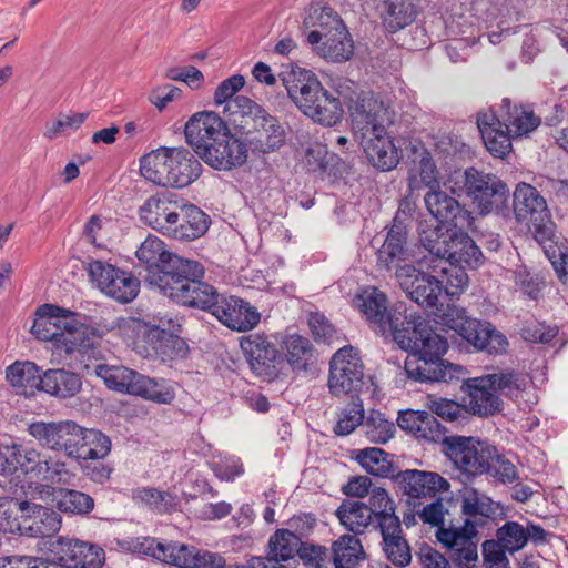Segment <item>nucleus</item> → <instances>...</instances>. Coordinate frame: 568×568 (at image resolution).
I'll list each match as a JSON object with an SVG mask.
<instances>
[{
	"instance_id": "f257e3e1",
	"label": "nucleus",
	"mask_w": 568,
	"mask_h": 568,
	"mask_svg": "<svg viewBox=\"0 0 568 568\" xmlns=\"http://www.w3.org/2000/svg\"><path fill=\"white\" fill-rule=\"evenodd\" d=\"M393 339L402 349L409 351L404 369L407 378L414 382L452 383L466 375L465 367L443 359L448 349L447 339L435 333L416 312L409 313L407 322L396 331Z\"/></svg>"
},
{
	"instance_id": "f03ea898",
	"label": "nucleus",
	"mask_w": 568,
	"mask_h": 568,
	"mask_svg": "<svg viewBox=\"0 0 568 568\" xmlns=\"http://www.w3.org/2000/svg\"><path fill=\"white\" fill-rule=\"evenodd\" d=\"M394 119V111L373 93L362 94L351 106L354 135L369 163L383 172L395 169L400 159L394 138L388 133Z\"/></svg>"
},
{
	"instance_id": "7ed1b4c3",
	"label": "nucleus",
	"mask_w": 568,
	"mask_h": 568,
	"mask_svg": "<svg viewBox=\"0 0 568 568\" xmlns=\"http://www.w3.org/2000/svg\"><path fill=\"white\" fill-rule=\"evenodd\" d=\"M184 135L194 153L214 170L230 171L247 160L245 143L215 112L194 113L184 125Z\"/></svg>"
},
{
	"instance_id": "20e7f679",
	"label": "nucleus",
	"mask_w": 568,
	"mask_h": 568,
	"mask_svg": "<svg viewBox=\"0 0 568 568\" xmlns=\"http://www.w3.org/2000/svg\"><path fill=\"white\" fill-rule=\"evenodd\" d=\"M135 255L148 267V282L176 304L187 292L191 281L204 276L201 263L169 252L156 235L146 236Z\"/></svg>"
},
{
	"instance_id": "39448f33",
	"label": "nucleus",
	"mask_w": 568,
	"mask_h": 568,
	"mask_svg": "<svg viewBox=\"0 0 568 568\" xmlns=\"http://www.w3.org/2000/svg\"><path fill=\"white\" fill-rule=\"evenodd\" d=\"M178 304L210 311L220 323L236 332H248L261 322V313L250 302L233 295L220 296L212 285L201 278L191 281Z\"/></svg>"
},
{
	"instance_id": "423d86ee",
	"label": "nucleus",
	"mask_w": 568,
	"mask_h": 568,
	"mask_svg": "<svg viewBox=\"0 0 568 568\" xmlns=\"http://www.w3.org/2000/svg\"><path fill=\"white\" fill-rule=\"evenodd\" d=\"M140 171L154 184L181 189L201 175L202 165L186 148L161 146L141 159Z\"/></svg>"
},
{
	"instance_id": "0eeeda50",
	"label": "nucleus",
	"mask_w": 568,
	"mask_h": 568,
	"mask_svg": "<svg viewBox=\"0 0 568 568\" xmlns=\"http://www.w3.org/2000/svg\"><path fill=\"white\" fill-rule=\"evenodd\" d=\"M95 374L108 388L141 397L160 405H170L176 396L174 384L165 378L150 377L125 366L100 364Z\"/></svg>"
},
{
	"instance_id": "6e6552de",
	"label": "nucleus",
	"mask_w": 568,
	"mask_h": 568,
	"mask_svg": "<svg viewBox=\"0 0 568 568\" xmlns=\"http://www.w3.org/2000/svg\"><path fill=\"white\" fill-rule=\"evenodd\" d=\"M305 24L317 29L307 34V42L326 60L342 62L353 55V41L342 19L328 7L313 9Z\"/></svg>"
},
{
	"instance_id": "1a4fd4ad",
	"label": "nucleus",
	"mask_w": 568,
	"mask_h": 568,
	"mask_svg": "<svg viewBox=\"0 0 568 568\" xmlns=\"http://www.w3.org/2000/svg\"><path fill=\"white\" fill-rule=\"evenodd\" d=\"M437 323L456 332L468 345L478 351L498 354L506 351L508 341L490 323L467 316L465 308L447 305L436 314Z\"/></svg>"
},
{
	"instance_id": "9d476101",
	"label": "nucleus",
	"mask_w": 568,
	"mask_h": 568,
	"mask_svg": "<svg viewBox=\"0 0 568 568\" xmlns=\"http://www.w3.org/2000/svg\"><path fill=\"white\" fill-rule=\"evenodd\" d=\"M465 230H446V233H443L442 226H438L423 231L420 242L429 255L477 268L483 263V253Z\"/></svg>"
},
{
	"instance_id": "9b49d317",
	"label": "nucleus",
	"mask_w": 568,
	"mask_h": 568,
	"mask_svg": "<svg viewBox=\"0 0 568 568\" xmlns=\"http://www.w3.org/2000/svg\"><path fill=\"white\" fill-rule=\"evenodd\" d=\"M354 306L362 313L369 327L378 335L390 334L405 325L412 311L405 303H396L390 310L385 293L374 286L363 288L354 298Z\"/></svg>"
},
{
	"instance_id": "f8f14e48",
	"label": "nucleus",
	"mask_w": 568,
	"mask_h": 568,
	"mask_svg": "<svg viewBox=\"0 0 568 568\" xmlns=\"http://www.w3.org/2000/svg\"><path fill=\"white\" fill-rule=\"evenodd\" d=\"M514 213L518 222L526 223L537 242L546 246L555 237V224L546 200L536 187L519 183L514 192Z\"/></svg>"
},
{
	"instance_id": "ddd939ff",
	"label": "nucleus",
	"mask_w": 568,
	"mask_h": 568,
	"mask_svg": "<svg viewBox=\"0 0 568 568\" xmlns=\"http://www.w3.org/2000/svg\"><path fill=\"white\" fill-rule=\"evenodd\" d=\"M414 264H406L396 273V278L406 295L416 304L424 307H436L439 297L444 294V281L438 273L430 271L428 265H434L432 255L424 256Z\"/></svg>"
},
{
	"instance_id": "4468645a",
	"label": "nucleus",
	"mask_w": 568,
	"mask_h": 568,
	"mask_svg": "<svg viewBox=\"0 0 568 568\" xmlns=\"http://www.w3.org/2000/svg\"><path fill=\"white\" fill-rule=\"evenodd\" d=\"M437 540L446 549L457 568H475L478 561V530L470 518L462 526H442L436 531Z\"/></svg>"
},
{
	"instance_id": "2eb2a0df",
	"label": "nucleus",
	"mask_w": 568,
	"mask_h": 568,
	"mask_svg": "<svg viewBox=\"0 0 568 568\" xmlns=\"http://www.w3.org/2000/svg\"><path fill=\"white\" fill-rule=\"evenodd\" d=\"M364 366L358 351L353 346L339 348L329 362L328 389L334 396L351 395L359 392L364 382Z\"/></svg>"
},
{
	"instance_id": "dca6fc26",
	"label": "nucleus",
	"mask_w": 568,
	"mask_h": 568,
	"mask_svg": "<svg viewBox=\"0 0 568 568\" xmlns=\"http://www.w3.org/2000/svg\"><path fill=\"white\" fill-rule=\"evenodd\" d=\"M463 190L480 214H488L506 200L508 189L496 175L468 168L460 174Z\"/></svg>"
},
{
	"instance_id": "f3484780",
	"label": "nucleus",
	"mask_w": 568,
	"mask_h": 568,
	"mask_svg": "<svg viewBox=\"0 0 568 568\" xmlns=\"http://www.w3.org/2000/svg\"><path fill=\"white\" fill-rule=\"evenodd\" d=\"M240 347L256 376L266 381L277 377L282 356L272 336L263 332L244 335Z\"/></svg>"
},
{
	"instance_id": "a211bd4d",
	"label": "nucleus",
	"mask_w": 568,
	"mask_h": 568,
	"mask_svg": "<svg viewBox=\"0 0 568 568\" xmlns=\"http://www.w3.org/2000/svg\"><path fill=\"white\" fill-rule=\"evenodd\" d=\"M445 454L462 471L481 475L491 460L493 446L474 437L452 436L444 442Z\"/></svg>"
},
{
	"instance_id": "6ab92c4d",
	"label": "nucleus",
	"mask_w": 568,
	"mask_h": 568,
	"mask_svg": "<svg viewBox=\"0 0 568 568\" xmlns=\"http://www.w3.org/2000/svg\"><path fill=\"white\" fill-rule=\"evenodd\" d=\"M417 261L407 246V226L396 214L383 244L376 251L377 267L386 271L395 270L396 274L404 265L414 264Z\"/></svg>"
},
{
	"instance_id": "aec40b11",
	"label": "nucleus",
	"mask_w": 568,
	"mask_h": 568,
	"mask_svg": "<svg viewBox=\"0 0 568 568\" xmlns=\"http://www.w3.org/2000/svg\"><path fill=\"white\" fill-rule=\"evenodd\" d=\"M427 211L440 223L455 229H474L475 217L459 202L449 195L442 186L428 191L424 195Z\"/></svg>"
},
{
	"instance_id": "412c9836",
	"label": "nucleus",
	"mask_w": 568,
	"mask_h": 568,
	"mask_svg": "<svg viewBox=\"0 0 568 568\" xmlns=\"http://www.w3.org/2000/svg\"><path fill=\"white\" fill-rule=\"evenodd\" d=\"M280 78L288 98L302 113L324 89L313 71L293 63L283 65Z\"/></svg>"
},
{
	"instance_id": "4be33fe9",
	"label": "nucleus",
	"mask_w": 568,
	"mask_h": 568,
	"mask_svg": "<svg viewBox=\"0 0 568 568\" xmlns=\"http://www.w3.org/2000/svg\"><path fill=\"white\" fill-rule=\"evenodd\" d=\"M52 559L70 562L75 568H101L104 550L91 542L58 537L50 544Z\"/></svg>"
},
{
	"instance_id": "5701e85b",
	"label": "nucleus",
	"mask_w": 568,
	"mask_h": 568,
	"mask_svg": "<svg viewBox=\"0 0 568 568\" xmlns=\"http://www.w3.org/2000/svg\"><path fill=\"white\" fill-rule=\"evenodd\" d=\"M257 119H254L253 130L246 133V150L254 153H271L285 144L286 130L280 120L266 111H258Z\"/></svg>"
},
{
	"instance_id": "b1692460",
	"label": "nucleus",
	"mask_w": 568,
	"mask_h": 568,
	"mask_svg": "<svg viewBox=\"0 0 568 568\" xmlns=\"http://www.w3.org/2000/svg\"><path fill=\"white\" fill-rule=\"evenodd\" d=\"M28 430L43 447L52 450H63L69 457L77 453L74 448L80 426L72 420L59 423L36 422L29 425Z\"/></svg>"
},
{
	"instance_id": "393cba45",
	"label": "nucleus",
	"mask_w": 568,
	"mask_h": 568,
	"mask_svg": "<svg viewBox=\"0 0 568 568\" xmlns=\"http://www.w3.org/2000/svg\"><path fill=\"white\" fill-rule=\"evenodd\" d=\"M210 223V216L197 206L179 203L164 235L183 242L194 241L206 233Z\"/></svg>"
},
{
	"instance_id": "a878e982",
	"label": "nucleus",
	"mask_w": 568,
	"mask_h": 568,
	"mask_svg": "<svg viewBox=\"0 0 568 568\" xmlns=\"http://www.w3.org/2000/svg\"><path fill=\"white\" fill-rule=\"evenodd\" d=\"M180 326L173 318L162 320L146 331V339L162 362H171L185 357L187 345L174 331Z\"/></svg>"
},
{
	"instance_id": "bb28decb",
	"label": "nucleus",
	"mask_w": 568,
	"mask_h": 568,
	"mask_svg": "<svg viewBox=\"0 0 568 568\" xmlns=\"http://www.w3.org/2000/svg\"><path fill=\"white\" fill-rule=\"evenodd\" d=\"M395 478L404 494L410 498L434 497L437 493L448 491L450 487L447 479L434 471L406 469Z\"/></svg>"
},
{
	"instance_id": "cd10ccee",
	"label": "nucleus",
	"mask_w": 568,
	"mask_h": 568,
	"mask_svg": "<svg viewBox=\"0 0 568 568\" xmlns=\"http://www.w3.org/2000/svg\"><path fill=\"white\" fill-rule=\"evenodd\" d=\"M71 311L53 304H43L37 308L31 327L32 335L43 342H51L54 347L61 338L65 325H70Z\"/></svg>"
},
{
	"instance_id": "c85d7f7f",
	"label": "nucleus",
	"mask_w": 568,
	"mask_h": 568,
	"mask_svg": "<svg viewBox=\"0 0 568 568\" xmlns=\"http://www.w3.org/2000/svg\"><path fill=\"white\" fill-rule=\"evenodd\" d=\"M36 495L44 501L52 498L57 508L65 514L87 515L94 507V500L90 495L74 489L37 485L32 491V498H37Z\"/></svg>"
},
{
	"instance_id": "c756f323",
	"label": "nucleus",
	"mask_w": 568,
	"mask_h": 568,
	"mask_svg": "<svg viewBox=\"0 0 568 568\" xmlns=\"http://www.w3.org/2000/svg\"><path fill=\"white\" fill-rule=\"evenodd\" d=\"M133 551L151 556L165 564L186 568L193 547L179 542H162L152 537H140L133 541Z\"/></svg>"
},
{
	"instance_id": "7c9ffc66",
	"label": "nucleus",
	"mask_w": 568,
	"mask_h": 568,
	"mask_svg": "<svg viewBox=\"0 0 568 568\" xmlns=\"http://www.w3.org/2000/svg\"><path fill=\"white\" fill-rule=\"evenodd\" d=\"M477 128L489 153L496 158L506 156L511 150L510 135L501 120L491 110L477 114Z\"/></svg>"
},
{
	"instance_id": "2f4dec72",
	"label": "nucleus",
	"mask_w": 568,
	"mask_h": 568,
	"mask_svg": "<svg viewBox=\"0 0 568 568\" xmlns=\"http://www.w3.org/2000/svg\"><path fill=\"white\" fill-rule=\"evenodd\" d=\"M175 197V194L170 192H161L150 196L139 210L141 221L164 235L174 211L179 209V202Z\"/></svg>"
},
{
	"instance_id": "473e14b6",
	"label": "nucleus",
	"mask_w": 568,
	"mask_h": 568,
	"mask_svg": "<svg viewBox=\"0 0 568 568\" xmlns=\"http://www.w3.org/2000/svg\"><path fill=\"white\" fill-rule=\"evenodd\" d=\"M70 325H65V329L58 339L57 349L64 351L68 354L80 352L84 353L94 347L100 336L95 328L78 321L77 315L71 312L68 320Z\"/></svg>"
},
{
	"instance_id": "72a5a7b5",
	"label": "nucleus",
	"mask_w": 568,
	"mask_h": 568,
	"mask_svg": "<svg viewBox=\"0 0 568 568\" xmlns=\"http://www.w3.org/2000/svg\"><path fill=\"white\" fill-rule=\"evenodd\" d=\"M468 407L479 416H490L501 408V400L496 395L488 375L468 379Z\"/></svg>"
},
{
	"instance_id": "f704fd0d",
	"label": "nucleus",
	"mask_w": 568,
	"mask_h": 568,
	"mask_svg": "<svg viewBox=\"0 0 568 568\" xmlns=\"http://www.w3.org/2000/svg\"><path fill=\"white\" fill-rule=\"evenodd\" d=\"M493 384L494 390L508 396L517 402L534 403L531 397H535L531 378L524 373L518 372H499L488 374Z\"/></svg>"
},
{
	"instance_id": "c9c22d12",
	"label": "nucleus",
	"mask_w": 568,
	"mask_h": 568,
	"mask_svg": "<svg viewBox=\"0 0 568 568\" xmlns=\"http://www.w3.org/2000/svg\"><path fill=\"white\" fill-rule=\"evenodd\" d=\"M499 119L514 136L527 135L540 125V118L528 106H518L505 98L500 104Z\"/></svg>"
},
{
	"instance_id": "e433bc0d",
	"label": "nucleus",
	"mask_w": 568,
	"mask_h": 568,
	"mask_svg": "<svg viewBox=\"0 0 568 568\" xmlns=\"http://www.w3.org/2000/svg\"><path fill=\"white\" fill-rule=\"evenodd\" d=\"M82 389V378L79 374L64 368L48 369L42 374L41 392L68 399L77 396Z\"/></svg>"
},
{
	"instance_id": "4c0bfd02",
	"label": "nucleus",
	"mask_w": 568,
	"mask_h": 568,
	"mask_svg": "<svg viewBox=\"0 0 568 568\" xmlns=\"http://www.w3.org/2000/svg\"><path fill=\"white\" fill-rule=\"evenodd\" d=\"M303 114L315 123L333 126L343 120L344 109L338 98L323 89L304 110Z\"/></svg>"
},
{
	"instance_id": "58836bf2",
	"label": "nucleus",
	"mask_w": 568,
	"mask_h": 568,
	"mask_svg": "<svg viewBox=\"0 0 568 568\" xmlns=\"http://www.w3.org/2000/svg\"><path fill=\"white\" fill-rule=\"evenodd\" d=\"M366 554L362 541L354 535H342L331 546V568H358Z\"/></svg>"
},
{
	"instance_id": "ea45409f",
	"label": "nucleus",
	"mask_w": 568,
	"mask_h": 568,
	"mask_svg": "<svg viewBox=\"0 0 568 568\" xmlns=\"http://www.w3.org/2000/svg\"><path fill=\"white\" fill-rule=\"evenodd\" d=\"M40 367L32 362H14L7 367L6 378L9 384L24 396H33L42 388Z\"/></svg>"
},
{
	"instance_id": "a19ab883",
	"label": "nucleus",
	"mask_w": 568,
	"mask_h": 568,
	"mask_svg": "<svg viewBox=\"0 0 568 568\" xmlns=\"http://www.w3.org/2000/svg\"><path fill=\"white\" fill-rule=\"evenodd\" d=\"M75 444L77 453H73L72 458L77 459H102L111 449V440L106 435L100 430L81 426Z\"/></svg>"
},
{
	"instance_id": "79ce46f5",
	"label": "nucleus",
	"mask_w": 568,
	"mask_h": 568,
	"mask_svg": "<svg viewBox=\"0 0 568 568\" xmlns=\"http://www.w3.org/2000/svg\"><path fill=\"white\" fill-rule=\"evenodd\" d=\"M286 358L294 372H310L316 363L315 349L311 342L301 335H288L284 341Z\"/></svg>"
},
{
	"instance_id": "37998d69",
	"label": "nucleus",
	"mask_w": 568,
	"mask_h": 568,
	"mask_svg": "<svg viewBox=\"0 0 568 568\" xmlns=\"http://www.w3.org/2000/svg\"><path fill=\"white\" fill-rule=\"evenodd\" d=\"M368 501L369 505H367V508L372 511V516L375 517V527L378 530L398 527V523H400V520L395 514L396 505L389 497L386 489L382 487H374L371 490Z\"/></svg>"
},
{
	"instance_id": "c03bdc74",
	"label": "nucleus",
	"mask_w": 568,
	"mask_h": 568,
	"mask_svg": "<svg viewBox=\"0 0 568 568\" xmlns=\"http://www.w3.org/2000/svg\"><path fill=\"white\" fill-rule=\"evenodd\" d=\"M432 262L434 265H428V267L432 272L438 273L439 280L444 281V294L454 296L467 287L468 275L464 266L433 255Z\"/></svg>"
},
{
	"instance_id": "a18cd8bd",
	"label": "nucleus",
	"mask_w": 568,
	"mask_h": 568,
	"mask_svg": "<svg viewBox=\"0 0 568 568\" xmlns=\"http://www.w3.org/2000/svg\"><path fill=\"white\" fill-rule=\"evenodd\" d=\"M377 10L384 27L396 32L415 20V11L410 3L404 1L382 0Z\"/></svg>"
},
{
	"instance_id": "49530a36",
	"label": "nucleus",
	"mask_w": 568,
	"mask_h": 568,
	"mask_svg": "<svg viewBox=\"0 0 568 568\" xmlns=\"http://www.w3.org/2000/svg\"><path fill=\"white\" fill-rule=\"evenodd\" d=\"M61 528V517L51 508L34 506L33 516L26 519L22 529L30 537H51Z\"/></svg>"
},
{
	"instance_id": "de8ad7c7",
	"label": "nucleus",
	"mask_w": 568,
	"mask_h": 568,
	"mask_svg": "<svg viewBox=\"0 0 568 568\" xmlns=\"http://www.w3.org/2000/svg\"><path fill=\"white\" fill-rule=\"evenodd\" d=\"M341 524L349 531L361 535L373 523L372 511L362 501H344L336 510Z\"/></svg>"
},
{
	"instance_id": "09e8293b",
	"label": "nucleus",
	"mask_w": 568,
	"mask_h": 568,
	"mask_svg": "<svg viewBox=\"0 0 568 568\" xmlns=\"http://www.w3.org/2000/svg\"><path fill=\"white\" fill-rule=\"evenodd\" d=\"M379 531L383 537V548L387 558L396 566H407L410 562L412 555L408 544L400 536V523H398V527H394L393 529L384 528Z\"/></svg>"
},
{
	"instance_id": "8fccbe9b",
	"label": "nucleus",
	"mask_w": 568,
	"mask_h": 568,
	"mask_svg": "<svg viewBox=\"0 0 568 568\" xmlns=\"http://www.w3.org/2000/svg\"><path fill=\"white\" fill-rule=\"evenodd\" d=\"M301 539L287 529H278L268 540V552L265 560L287 561L297 554Z\"/></svg>"
},
{
	"instance_id": "3c124183",
	"label": "nucleus",
	"mask_w": 568,
	"mask_h": 568,
	"mask_svg": "<svg viewBox=\"0 0 568 568\" xmlns=\"http://www.w3.org/2000/svg\"><path fill=\"white\" fill-rule=\"evenodd\" d=\"M191 552L186 568H257L260 561L258 557H251L245 562H227L220 554L195 547Z\"/></svg>"
},
{
	"instance_id": "603ef678",
	"label": "nucleus",
	"mask_w": 568,
	"mask_h": 568,
	"mask_svg": "<svg viewBox=\"0 0 568 568\" xmlns=\"http://www.w3.org/2000/svg\"><path fill=\"white\" fill-rule=\"evenodd\" d=\"M460 508L467 518L476 516L488 518L495 513L491 498L474 487H465L460 491Z\"/></svg>"
},
{
	"instance_id": "864d4df0",
	"label": "nucleus",
	"mask_w": 568,
	"mask_h": 568,
	"mask_svg": "<svg viewBox=\"0 0 568 568\" xmlns=\"http://www.w3.org/2000/svg\"><path fill=\"white\" fill-rule=\"evenodd\" d=\"M362 429L367 439L376 444L387 443L396 430L394 423L378 410H372L367 417L364 416Z\"/></svg>"
},
{
	"instance_id": "5fc2aeb1",
	"label": "nucleus",
	"mask_w": 568,
	"mask_h": 568,
	"mask_svg": "<svg viewBox=\"0 0 568 568\" xmlns=\"http://www.w3.org/2000/svg\"><path fill=\"white\" fill-rule=\"evenodd\" d=\"M388 457L385 450L369 447L361 449L356 458L367 473L377 477H388L393 469V464Z\"/></svg>"
},
{
	"instance_id": "6e6d98bb",
	"label": "nucleus",
	"mask_w": 568,
	"mask_h": 568,
	"mask_svg": "<svg viewBox=\"0 0 568 568\" xmlns=\"http://www.w3.org/2000/svg\"><path fill=\"white\" fill-rule=\"evenodd\" d=\"M88 273L93 283L105 295H120L118 290H114L113 280L118 274V267L105 263L100 260H94L88 264Z\"/></svg>"
},
{
	"instance_id": "4d7b16f0",
	"label": "nucleus",
	"mask_w": 568,
	"mask_h": 568,
	"mask_svg": "<svg viewBox=\"0 0 568 568\" xmlns=\"http://www.w3.org/2000/svg\"><path fill=\"white\" fill-rule=\"evenodd\" d=\"M496 537L500 548L514 554L527 545L525 527L516 521H507L496 531Z\"/></svg>"
},
{
	"instance_id": "13d9d810",
	"label": "nucleus",
	"mask_w": 568,
	"mask_h": 568,
	"mask_svg": "<svg viewBox=\"0 0 568 568\" xmlns=\"http://www.w3.org/2000/svg\"><path fill=\"white\" fill-rule=\"evenodd\" d=\"M364 408L363 403L357 398H353L352 403L341 409L337 414V422L334 433L337 436H347L353 433L357 426H363Z\"/></svg>"
},
{
	"instance_id": "bf43d9fd",
	"label": "nucleus",
	"mask_w": 568,
	"mask_h": 568,
	"mask_svg": "<svg viewBox=\"0 0 568 568\" xmlns=\"http://www.w3.org/2000/svg\"><path fill=\"white\" fill-rule=\"evenodd\" d=\"M38 479L45 481V485H71L74 474L69 469L67 464L54 458H47L43 467L38 470Z\"/></svg>"
},
{
	"instance_id": "052dcab7",
	"label": "nucleus",
	"mask_w": 568,
	"mask_h": 568,
	"mask_svg": "<svg viewBox=\"0 0 568 568\" xmlns=\"http://www.w3.org/2000/svg\"><path fill=\"white\" fill-rule=\"evenodd\" d=\"M88 118V113L59 114V116L48 123L43 135L50 140L61 135H69L77 131Z\"/></svg>"
},
{
	"instance_id": "680f3d73",
	"label": "nucleus",
	"mask_w": 568,
	"mask_h": 568,
	"mask_svg": "<svg viewBox=\"0 0 568 568\" xmlns=\"http://www.w3.org/2000/svg\"><path fill=\"white\" fill-rule=\"evenodd\" d=\"M484 474H488L503 484H511L518 479L516 466L505 456L497 454L495 447H493L491 460L489 459Z\"/></svg>"
},
{
	"instance_id": "e2e57ef3",
	"label": "nucleus",
	"mask_w": 568,
	"mask_h": 568,
	"mask_svg": "<svg viewBox=\"0 0 568 568\" xmlns=\"http://www.w3.org/2000/svg\"><path fill=\"white\" fill-rule=\"evenodd\" d=\"M211 469L223 481H234L244 474L242 460L233 455L220 456L217 460L211 463Z\"/></svg>"
},
{
	"instance_id": "0e129e2a",
	"label": "nucleus",
	"mask_w": 568,
	"mask_h": 568,
	"mask_svg": "<svg viewBox=\"0 0 568 568\" xmlns=\"http://www.w3.org/2000/svg\"><path fill=\"white\" fill-rule=\"evenodd\" d=\"M112 284H114V290H118L120 295H110V297L121 303L133 301L140 292V281L131 273L120 268H118V274Z\"/></svg>"
},
{
	"instance_id": "69168bd1",
	"label": "nucleus",
	"mask_w": 568,
	"mask_h": 568,
	"mask_svg": "<svg viewBox=\"0 0 568 568\" xmlns=\"http://www.w3.org/2000/svg\"><path fill=\"white\" fill-rule=\"evenodd\" d=\"M18 460L24 474L38 479V470L43 467L47 457L31 446L18 444Z\"/></svg>"
},
{
	"instance_id": "338daca9",
	"label": "nucleus",
	"mask_w": 568,
	"mask_h": 568,
	"mask_svg": "<svg viewBox=\"0 0 568 568\" xmlns=\"http://www.w3.org/2000/svg\"><path fill=\"white\" fill-rule=\"evenodd\" d=\"M302 561L311 568H331L327 548L317 545H306L301 541L297 551Z\"/></svg>"
},
{
	"instance_id": "774afa93",
	"label": "nucleus",
	"mask_w": 568,
	"mask_h": 568,
	"mask_svg": "<svg viewBox=\"0 0 568 568\" xmlns=\"http://www.w3.org/2000/svg\"><path fill=\"white\" fill-rule=\"evenodd\" d=\"M136 497L156 513H166L174 505L172 495L154 488L141 489L138 491Z\"/></svg>"
}]
</instances>
